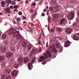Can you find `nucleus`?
Masks as SVG:
<instances>
[{"label":"nucleus","instance_id":"1","mask_svg":"<svg viewBox=\"0 0 79 79\" xmlns=\"http://www.w3.org/2000/svg\"><path fill=\"white\" fill-rule=\"evenodd\" d=\"M57 46H56L54 44H53L51 46H50V48H48V50L51 52V49L52 50V51L51 52L52 53H57V52L58 51L56 50V48H59V47H57V48H56Z\"/></svg>","mask_w":79,"mask_h":79},{"label":"nucleus","instance_id":"2","mask_svg":"<svg viewBox=\"0 0 79 79\" xmlns=\"http://www.w3.org/2000/svg\"><path fill=\"white\" fill-rule=\"evenodd\" d=\"M36 59V57H34L31 60V63H29L28 64V68L29 70H31L32 69V64H33L35 63V60Z\"/></svg>","mask_w":79,"mask_h":79},{"label":"nucleus","instance_id":"3","mask_svg":"<svg viewBox=\"0 0 79 79\" xmlns=\"http://www.w3.org/2000/svg\"><path fill=\"white\" fill-rule=\"evenodd\" d=\"M67 17L70 20H73L74 18V13L73 12H71L68 15Z\"/></svg>","mask_w":79,"mask_h":79},{"label":"nucleus","instance_id":"4","mask_svg":"<svg viewBox=\"0 0 79 79\" xmlns=\"http://www.w3.org/2000/svg\"><path fill=\"white\" fill-rule=\"evenodd\" d=\"M47 53H44V56H43L44 57L45 59L46 58H48V56H49V57H52V54L49 52H48V50L47 51Z\"/></svg>","mask_w":79,"mask_h":79},{"label":"nucleus","instance_id":"5","mask_svg":"<svg viewBox=\"0 0 79 79\" xmlns=\"http://www.w3.org/2000/svg\"><path fill=\"white\" fill-rule=\"evenodd\" d=\"M22 49L23 51V52H24V51H26V47L27 46V41H24L23 43V44L22 45Z\"/></svg>","mask_w":79,"mask_h":79},{"label":"nucleus","instance_id":"6","mask_svg":"<svg viewBox=\"0 0 79 79\" xmlns=\"http://www.w3.org/2000/svg\"><path fill=\"white\" fill-rule=\"evenodd\" d=\"M14 31H15L14 28H10V29L9 30L6 31V33H8L9 35H11L12 34H13Z\"/></svg>","mask_w":79,"mask_h":79},{"label":"nucleus","instance_id":"7","mask_svg":"<svg viewBox=\"0 0 79 79\" xmlns=\"http://www.w3.org/2000/svg\"><path fill=\"white\" fill-rule=\"evenodd\" d=\"M23 60H24V58L23 57H19V58L18 63L19 65H22L23 64Z\"/></svg>","mask_w":79,"mask_h":79},{"label":"nucleus","instance_id":"8","mask_svg":"<svg viewBox=\"0 0 79 79\" xmlns=\"http://www.w3.org/2000/svg\"><path fill=\"white\" fill-rule=\"evenodd\" d=\"M16 38L18 40H20L21 43H23V41H24V40L22 39L21 38V36L20 35H18L17 36Z\"/></svg>","mask_w":79,"mask_h":79},{"label":"nucleus","instance_id":"9","mask_svg":"<svg viewBox=\"0 0 79 79\" xmlns=\"http://www.w3.org/2000/svg\"><path fill=\"white\" fill-rule=\"evenodd\" d=\"M19 35V31H17L16 30H15L14 33H13V35L14 37H16L17 36Z\"/></svg>","mask_w":79,"mask_h":79},{"label":"nucleus","instance_id":"10","mask_svg":"<svg viewBox=\"0 0 79 79\" xmlns=\"http://www.w3.org/2000/svg\"><path fill=\"white\" fill-rule=\"evenodd\" d=\"M70 44V42L69 41V40H67V41H66L65 42V44L64 45V47H68L69 46Z\"/></svg>","mask_w":79,"mask_h":79},{"label":"nucleus","instance_id":"11","mask_svg":"<svg viewBox=\"0 0 79 79\" xmlns=\"http://www.w3.org/2000/svg\"><path fill=\"white\" fill-rule=\"evenodd\" d=\"M12 55H13V53L11 52H10L8 54V53H6V56L7 58H10Z\"/></svg>","mask_w":79,"mask_h":79},{"label":"nucleus","instance_id":"12","mask_svg":"<svg viewBox=\"0 0 79 79\" xmlns=\"http://www.w3.org/2000/svg\"><path fill=\"white\" fill-rule=\"evenodd\" d=\"M0 50H1L2 53H4V52H6V48L3 47H0Z\"/></svg>","mask_w":79,"mask_h":79},{"label":"nucleus","instance_id":"13","mask_svg":"<svg viewBox=\"0 0 79 79\" xmlns=\"http://www.w3.org/2000/svg\"><path fill=\"white\" fill-rule=\"evenodd\" d=\"M11 73L12 76H15L17 75V71H16L15 70H14L12 71Z\"/></svg>","mask_w":79,"mask_h":79},{"label":"nucleus","instance_id":"14","mask_svg":"<svg viewBox=\"0 0 79 79\" xmlns=\"http://www.w3.org/2000/svg\"><path fill=\"white\" fill-rule=\"evenodd\" d=\"M44 60L45 57H44L43 56H41L39 58V60H38V63H40V61L42 62L43 60Z\"/></svg>","mask_w":79,"mask_h":79},{"label":"nucleus","instance_id":"15","mask_svg":"<svg viewBox=\"0 0 79 79\" xmlns=\"http://www.w3.org/2000/svg\"><path fill=\"white\" fill-rule=\"evenodd\" d=\"M28 61H29V58L25 57L23 60L24 63H27Z\"/></svg>","mask_w":79,"mask_h":79},{"label":"nucleus","instance_id":"16","mask_svg":"<svg viewBox=\"0 0 79 79\" xmlns=\"http://www.w3.org/2000/svg\"><path fill=\"white\" fill-rule=\"evenodd\" d=\"M53 17L55 19H57L59 18V15L58 14H55L53 15Z\"/></svg>","mask_w":79,"mask_h":79},{"label":"nucleus","instance_id":"17","mask_svg":"<svg viewBox=\"0 0 79 79\" xmlns=\"http://www.w3.org/2000/svg\"><path fill=\"white\" fill-rule=\"evenodd\" d=\"M71 30H72V29L71 28L67 29L65 30V32L67 33H71L72 32Z\"/></svg>","mask_w":79,"mask_h":79},{"label":"nucleus","instance_id":"18","mask_svg":"<svg viewBox=\"0 0 79 79\" xmlns=\"http://www.w3.org/2000/svg\"><path fill=\"white\" fill-rule=\"evenodd\" d=\"M5 55H3L2 56H0V61H2V60H3L5 59Z\"/></svg>","mask_w":79,"mask_h":79},{"label":"nucleus","instance_id":"19","mask_svg":"<svg viewBox=\"0 0 79 79\" xmlns=\"http://www.w3.org/2000/svg\"><path fill=\"white\" fill-rule=\"evenodd\" d=\"M59 11V9L57 8H54L52 10L53 12L54 13H56V12H58V11Z\"/></svg>","mask_w":79,"mask_h":79},{"label":"nucleus","instance_id":"20","mask_svg":"<svg viewBox=\"0 0 79 79\" xmlns=\"http://www.w3.org/2000/svg\"><path fill=\"white\" fill-rule=\"evenodd\" d=\"M56 30L58 31V32H61L62 31V29L61 28L57 27L56 28Z\"/></svg>","mask_w":79,"mask_h":79},{"label":"nucleus","instance_id":"21","mask_svg":"<svg viewBox=\"0 0 79 79\" xmlns=\"http://www.w3.org/2000/svg\"><path fill=\"white\" fill-rule=\"evenodd\" d=\"M34 50L32 49V51L31 52H30L29 54V56H30V57H31V56H32V54L34 53Z\"/></svg>","mask_w":79,"mask_h":79},{"label":"nucleus","instance_id":"22","mask_svg":"<svg viewBox=\"0 0 79 79\" xmlns=\"http://www.w3.org/2000/svg\"><path fill=\"white\" fill-rule=\"evenodd\" d=\"M1 79H6V77L5 74L2 75L1 77Z\"/></svg>","mask_w":79,"mask_h":79},{"label":"nucleus","instance_id":"23","mask_svg":"<svg viewBox=\"0 0 79 79\" xmlns=\"http://www.w3.org/2000/svg\"><path fill=\"white\" fill-rule=\"evenodd\" d=\"M73 39L75 40H78L79 39V38H77V37H76V35H74L73 37Z\"/></svg>","mask_w":79,"mask_h":79},{"label":"nucleus","instance_id":"24","mask_svg":"<svg viewBox=\"0 0 79 79\" xmlns=\"http://www.w3.org/2000/svg\"><path fill=\"white\" fill-rule=\"evenodd\" d=\"M5 71L6 73H11V70H10L8 69H6L5 70Z\"/></svg>","mask_w":79,"mask_h":79},{"label":"nucleus","instance_id":"25","mask_svg":"<svg viewBox=\"0 0 79 79\" xmlns=\"http://www.w3.org/2000/svg\"><path fill=\"white\" fill-rule=\"evenodd\" d=\"M6 37V34H4L2 35V39H5Z\"/></svg>","mask_w":79,"mask_h":79},{"label":"nucleus","instance_id":"26","mask_svg":"<svg viewBox=\"0 0 79 79\" xmlns=\"http://www.w3.org/2000/svg\"><path fill=\"white\" fill-rule=\"evenodd\" d=\"M10 10V8L9 7H7L5 9V10L6 12H8V11H9Z\"/></svg>","mask_w":79,"mask_h":79},{"label":"nucleus","instance_id":"27","mask_svg":"<svg viewBox=\"0 0 79 79\" xmlns=\"http://www.w3.org/2000/svg\"><path fill=\"white\" fill-rule=\"evenodd\" d=\"M27 48H28V49L29 50H31V49L32 48V46H31V45L29 44V45H28Z\"/></svg>","mask_w":79,"mask_h":79},{"label":"nucleus","instance_id":"28","mask_svg":"<svg viewBox=\"0 0 79 79\" xmlns=\"http://www.w3.org/2000/svg\"><path fill=\"white\" fill-rule=\"evenodd\" d=\"M6 62H7V63H9L10 64H14V63H15V62H12V61H6Z\"/></svg>","mask_w":79,"mask_h":79},{"label":"nucleus","instance_id":"29","mask_svg":"<svg viewBox=\"0 0 79 79\" xmlns=\"http://www.w3.org/2000/svg\"><path fill=\"white\" fill-rule=\"evenodd\" d=\"M6 65V64L4 62L2 63L1 64L2 66L3 67H5V66Z\"/></svg>","mask_w":79,"mask_h":79},{"label":"nucleus","instance_id":"30","mask_svg":"<svg viewBox=\"0 0 79 79\" xmlns=\"http://www.w3.org/2000/svg\"><path fill=\"white\" fill-rule=\"evenodd\" d=\"M14 66H15V68L16 69H17V68H18L19 65L18 64H15Z\"/></svg>","mask_w":79,"mask_h":79},{"label":"nucleus","instance_id":"31","mask_svg":"<svg viewBox=\"0 0 79 79\" xmlns=\"http://www.w3.org/2000/svg\"><path fill=\"white\" fill-rule=\"evenodd\" d=\"M48 21L49 23H50L51 21V17L50 16H48Z\"/></svg>","mask_w":79,"mask_h":79},{"label":"nucleus","instance_id":"32","mask_svg":"<svg viewBox=\"0 0 79 79\" xmlns=\"http://www.w3.org/2000/svg\"><path fill=\"white\" fill-rule=\"evenodd\" d=\"M1 4L6 5V3L5 2V1H3L1 2Z\"/></svg>","mask_w":79,"mask_h":79},{"label":"nucleus","instance_id":"33","mask_svg":"<svg viewBox=\"0 0 79 79\" xmlns=\"http://www.w3.org/2000/svg\"><path fill=\"white\" fill-rule=\"evenodd\" d=\"M33 29L31 28L30 29L28 30L30 32H33Z\"/></svg>","mask_w":79,"mask_h":79},{"label":"nucleus","instance_id":"34","mask_svg":"<svg viewBox=\"0 0 79 79\" xmlns=\"http://www.w3.org/2000/svg\"><path fill=\"white\" fill-rule=\"evenodd\" d=\"M18 14H19V15L20 16H21V15H22L23 14V13L21 11H19L18 12Z\"/></svg>","mask_w":79,"mask_h":79},{"label":"nucleus","instance_id":"35","mask_svg":"<svg viewBox=\"0 0 79 79\" xmlns=\"http://www.w3.org/2000/svg\"><path fill=\"white\" fill-rule=\"evenodd\" d=\"M32 16H33L32 17L33 19H35V15H34V14H32L31 17H32Z\"/></svg>","mask_w":79,"mask_h":79},{"label":"nucleus","instance_id":"36","mask_svg":"<svg viewBox=\"0 0 79 79\" xmlns=\"http://www.w3.org/2000/svg\"><path fill=\"white\" fill-rule=\"evenodd\" d=\"M46 63H47V61L46 60H44V63H42V64H43V65H44V64H46Z\"/></svg>","mask_w":79,"mask_h":79},{"label":"nucleus","instance_id":"37","mask_svg":"<svg viewBox=\"0 0 79 79\" xmlns=\"http://www.w3.org/2000/svg\"><path fill=\"white\" fill-rule=\"evenodd\" d=\"M43 3V0H40V5H42Z\"/></svg>","mask_w":79,"mask_h":79},{"label":"nucleus","instance_id":"38","mask_svg":"<svg viewBox=\"0 0 79 79\" xmlns=\"http://www.w3.org/2000/svg\"><path fill=\"white\" fill-rule=\"evenodd\" d=\"M6 79H11V76L10 75L8 76L6 78Z\"/></svg>","mask_w":79,"mask_h":79},{"label":"nucleus","instance_id":"39","mask_svg":"<svg viewBox=\"0 0 79 79\" xmlns=\"http://www.w3.org/2000/svg\"><path fill=\"white\" fill-rule=\"evenodd\" d=\"M63 48H61L59 49V51L60 52L63 51Z\"/></svg>","mask_w":79,"mask_h":79},{"label":"nucleus","instance_id":"40","mask_svg":"<svg viewBox=\"0 0 79 79\" xmlns=\"http://www.w3.org/2000/svg\"><path fill=\"white\" fill-rule=\"evenodd\" d=\"M49 10L50 11H53V8L52 7H50L49 8Z\"/></svg>","mask_w":79,"mask_h":79},{"label":"nucleus","instance_id":"41","mask_svg":"<svg viewBox=\"0 0 79 79\" xmlns=\"http://www.w3.org/2000/svg\"><path fill=\"white\" fill-rule=\"evenodd\" d=\"M64 21V19H62V20L60 21V24H62V23L63 22V21Z\"/></svg>","mask_w":79,"mask_h":79},{"label":"nucleus","instance_id":"42","mask_svg":"<svg viewBox=\"0 0 79 79\" xmlns=\"http://www.w3.org/2000/svg\"><path fill=\"white\" fill-rule=\"evenodd\" d=\"M38 52H42V48H39Z\"/></svg>","mask_w":79,"mask_h":79},{"label":"nucleus","instance_id":"43","mask_svg":"<svg viewBox=\"0 0 79 79\" xmlns=\"http://www.w3.org/2000/svg\"><path fill=\"white\" fill-rule=\"evenodd\" d=\"M34 12V10L32 9L30 10V13H32Z\"/></svg>","mask_w":79,"mask_h":79},{"label":"nucleus","instance_id":"44","mask_svg":"<svg viewBox=\"0 0 79 79\" xmlns=\"http://www.w3.org/2000/svg\"><path fill=\"white\" fill-rule=\"evenodd\" d=\"M10 2H11V0H9L7 1V3H10Z\"/></svg>","mask_w":79,"mask_h":79},{"label":"nucleus","instance_id":"45","mask_svg":"<svg viewBox=\"0 0 79 79\" xmlns=\"http://www.w3.org/2000/svg\"><path fill=\"white\" fill-rule=\"evenodd\" d=\"M42 37V34H40V38H39V40H40L41 39V37Z\"/></svg>","mask_w":79,"mask_h":79},{"label":"nucleus","instance_id":"46","mask_svg":"<svg viewBox=\"0 0 79 79\" xmlns=\"http://www.w3.org/2000/svg\"><path fill=\"white\" fill-rule=\"evenodd\" d=\"M15 51H16V52H18V48H15Z\"/></svg>","mask_w":79,"mask_h":79},{"label":"nucleus","instance_id":"47","mask_svg":"<svg viewBox=\"0 0 79 79\" xmlns=\"http://www.w3.org/2000/svg\"><path fill=\"white\" fill-rule=\"evenodd\" d=\"M37 15V12L36 11H35V14H34V16H36V15Z\"/></svg>","mask_w":79,"mask_h":79},{"label":"nucleus","instance_id":"48","mask_svg":"<svg viewBox=\"0 0 79 79\" xmlns=\"http://www.w3.org/2000/svg\"><path fill=\"white\" fill-rule=\"evenodd\" d=\"M14 11H16V12H18V10H17L16 9H15V10H14Z\"/></svg>","mask_w":79,"mask_h":79},{"label":"nucleus","instance_id":"49","mask_svg":"<svg viewBox=\"0 0 79 79\" xmlns=\"http://www.w3.org/2000/svg\"><path fill=\"white\" fill-rule=\"evenodd\" d=\"M17 21H20V18H18L17 19Z\"/></svg>","mask_w":79,"mask_h":79},{"label":"nucleus","instance_id":"50","mask_svg":"<svg viewBox=\"0 0 79 79\" xmlns=\"http://www.w3.org/2000/svg\"><path fill=\"white\" fill-rule=\"evenodd\" d=\"M42 15L43 16H45V13H42Z\"/></svg>","mask_w":79,"mask_h":79},{"label":"nucleus","instance_id":"51","mask_svg":"<svg viewBox=\"0 0 79 79\" xmlns=\"http://www.w3.org/2000/svg\"><path fill=\"white\" fill-rule=\"evenodd\" d=\"M15 60V59H13L11 60V61H12V62H15L14 61Z\"/></svg>","mask_w":79,"mask_h":79},{"label":"nucleus","instance_id":"52","mask_svg":"<svg viewBox=\"0 0 79 79\" xmlns=\"http://www.w3.org/2000/svg\"><path fill=\"white\" fill-rule=\"evenodd\" d=\"M33 6H35V5H36V3L35 2L33 3Z\"/></svg>","mask_w":79,"mask_h":79},{"label":"nucleus","instance_id":"53","mask_svg":"<svg viewBox=\"0 0 79 79\" xmlns=\"http://www.w3.org/2000/svg\"><path fill=\"white\" fill-rule=\"evenodd\" d=\"M13 8V6H10V9H12Z\"/></svg>","mask_w":79,"mask_h":79},{"label":"nucleus","instance_id":"54","mask_svg":"<svg viewBox=\"0 0 79 79\" xmlns=\"http://www.w3.org/2000/svg\"><path fill=\"white\" fill-rule=\"evenodd\" d=\"M18 42V40H17L15 41V44H16V43H17Z\"/></svg>","mask_w":79,"mask_h":79},{"label":"nucleus","instance_id":"55","mask_svg":"<svg viewBox=\"0 0 79 79\" xmlns=\"http://www.w3.org/2000/svg\"><path fill=\"white\" fill-rule=\"evenodd\" d=\"M26 19V17H24L23 18V19Z\"/></svg>","mask_w":79,"mask_h":79},{"label":"nucleus","instance_id":"56","mask_svg":"<svg viewBox=\"0 0 79 79\" xmlns=\"http://www.w3.org/2000/svg\"><path fill=\"white\" fill-rule=\"evenodd\" d=\"M1 6H2L3 7H5V4H2Z\"/></svg>","mask_w":79,"mask_h":79},{"label":"nucleus","instance_id":"57","mask_svg":"<svg viewBox=\"0 0 79 79\" xmlns=\"http://www.w3.org/2000/svg\"><path fill=\"white\" fill-rule=\"evenodd\" d=\"M51 31H52V32H53L55 31V30L53 29H51Z\"/></svg>","mask_w":79,"mask_h":79},{"label":"nucleus","instance_id":"58","mask_svg":"<svg viewBox=\"0 0 79 79\" xmlns=\"http://www.w3.org/2000/svg\"><path fill=\"white\" fill-rule=\"evenodd\" d=\"M34 26H35L34 24H31V26H32V27H34Z\"/></svg>","mask_w":79,"mask_h":79},{"label":"nucleus","instance_id":"59","mask_svg":"<svg viewBox=\"0 0 79 79\" xmlns=\"http://www.w3.org/2000/svg\"><path fill=\"white\" fill-rule=\"evenodd\" d=\"M13 5H16V3L15 2L12 3Z\"/></svg>","mask_w":79,"mask_h":79},{"label":"nucleus","instance_id":"60","mask_svg":"<svg viewBox=\"0 0 79 79\" xmlns=\"http://www.w3.org/2000/svg\"><path fill=\"white\" fill-rule=\"evenodd\" d=\"M48 42H47V44H46V47H48Z\"/></svg>","mask_w":79,"mask_h":79},{"label":"nucleus","instance_id":"61","mask_svg":"<svg viewBox=\"0 0 79 79\" xmlns=\"http://www.w3.org/2000/svg\"><path fill=\"white\" fill-rule=\"evenodd\" d=\"M14 8H16V5H15L14 6Z\"/></svg>","mask_w":79,"mask_h":79},{"label":"nucleus","instance_id":"62","mask_svg":"<svg viewBox=\"0 0 79 79\" xmlns=\"http://www.w3.org/2000/svg\"><path fill=\"white\" fill-rule=\"evenodd\" d=\"M16 0H14L12 1H11V2H13V3H14V2H16Z\"/></svg>","mask_w":79,"mask_h":79},{"label":"nucleus","instance_id":"63","mask_svg":"<svg viewBox=\"0 0 79 79\" xmlns=\"http://www.w3.org/2000/svg\"><path fill=\"white\" fill-rule=\"evenodd\" d=\"M53 40H54V41H56V38H53Z\"/></svg>","mask_w":79,"mask_h":79},{"label":"nucleus","instance_id":"64","mask_svg":"<svg viewBox=\"0 0 79 79\" xmlns=\"http://www.w3.org/2000/svg\"><path fill=\"white\" fill-rule=\"evenodd\" d=\"M77 15L79 16V11H78L77 13Z\"/></svg>","mask_w":79,"mask_h":79}]
</instances>
